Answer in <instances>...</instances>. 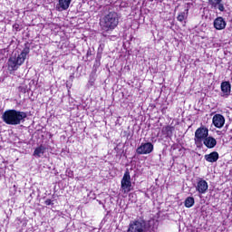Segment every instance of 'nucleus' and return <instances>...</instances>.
Masks as SVG:
<instances>
[{
	"label": "nucleus",
	"mask_w": 232,
	"mask_h": 232,
	"mask_svg": "<svg viewBox=\"0 0 232 232\" xmlns=\"http://www.w3.org/2000/svg\"><path fill=\"white\" fill-rule=\"evenodd\" d=\"M212 122L216 128H224V124H226V118H224L222 114H215L212 118Z\"/></svg>",
	"instance_id": "1a4fd4ad"
},
{
	"label": "nucleus",
	"mask_w": 232,
	"mask_h": 232,
	"mask_svg": "<svg viewBox=\"0 0 232 232\" xmlns=\"http://www.w3.org/2000/svg\"><path fill=\"white\" fill-rule=\"evenodd\" d=\"M28 113L16 110H7L2 114V121L10 126H18L26 121Z\"/></svg>",
	"instance_id": "f03ea898"
},
{
	"label": "nucleus",
	"mask_w": 232,
	"mask_h": 232,
	"mask_svg": "<svg viewBox=\"0 0 232 232\" xmlns=\"http://www.w3.org/2000/svg\"><path fill=\"white\" fill-rule=\"evenodd\" d=\"M221 97H227L228 95H231V83L229 82H223L221 83Z\"/></svg>",
	"instance_id": "9b49d317"
},
{
	"label": "nucleus",
	"mask_w": 232,
	"mask_h": 232,
	"mask_svg": "<svg viewBox=\"0 0 232 232\" xmlns=\"http://www.w3.org/2000/svg\"><path fill=\"white\" fill-rule=\"evenodd\" d=\"M44 150H46V149L43 145L37 147L34 150V157H37L38 159L41 158L42 155H44Z\"/></svg>",
	"instance_id": "dca6fc26"
},
{
	"label": "nucleus",
	"mask_w": 232,
	"mask_h": 232,
	"mask_svg": "<svg viewBox=\"0 0 232 232\" xmlns=\"http://www.w3.org/2000/svg\"><path fill=\"white\" fill-rule=\"evenodd\" d=\"M208 136H209V130L207 127L201 126L198 128L195 131V138H194V141L197 147L200 148V146H202V140H204Z\"/></svg>",
	"instance_id": "20e7f679"
},
{
	"label": "nucleus",
	"mask_w": 232,
	"mask_h": 232,
	"mask_svg": "<svg viewBox=\"0 0 232 232\" xmlns=\"http://www.w3.org/2000/svg\"><path fill=\"white\" fill-rule=\"evenodd\" d=\"M105 10L108 13L100 19V26L103 32H113L119 25V14L110 7H105Z\"/></svg>",
	"instance_id": "f257e3e1"
},
{
	"label": "nucleus",
	"mask_w": 232,
	"mask_h": 232,
	"mask_svg": "<svg viewBox=\"0 0 232 232\" xmlns=\"http://www.w3.org/2000/svg\"><path fill=\"white\" fill-rule=\"evenodd\" d=\"M30 53V48L25 47L20 54L17 56H11L7 61V70L9 73H14L17 72L19 67L23 66L24 61H26V56Z\"/></svg>",
	"instance_id": "7ed1b4c3"
},
{
	"label": "nucleus",
	"mask_w": 232,
	"mask_h": 232,
	"mask_svg": "<svg viewBox=\"0 0 232 232\" xmlns=\"http://www.w3.org/2000/svg\"><path fill=\"white\" fill-rule=\"evenodd\" d=\"M203 144L208 150H211L217 146V140L211 136H208L203 140Z\"/></svg>",
	"instance_id": "ddd939ff"
},
{
	"label": "nucleus",
	"mask_w": 232,
	"mask_h": 232,
	"mask_svg": "<svg viewBox=\"0 0 232 232\" xmlns=\"http://www.w3.org/2000/svg\"><path fill=\"white\" fill-rule=\"evenodd\" d=\"M121 184L123 193H130L131 191V176L129 170L124 173Z\"/></svg>",
	"instance_id": "423d86ee"
},
{
	"label": "nucleus",
	"mask_w": 232,
	"mask_h": 232,
	"mask_svg": "<svg viewBox=\"0 0 232 232\" xmlns=\"http://www.w3.org/2000/svg\"><path fill=\"white\" fill-rule=\"evenodd\" d=\"M70 5H72V0H58L56 10L58 12H64L70 8Z\"/></svg>",
	"instance_id": "9d476101"
},
{
	"label": "nucleus",
	"mask_w": 232,
	"mask_h": 232,
	"mask_svg": "<svg viewBox=\"0 0 232 232\" xmlns=\"http://www.w3.org/2000/svg\"><path fill=\"white\" fill-rule=\"evenodd\" d=\"M208 5L211 8H216L219 10V12H224L226 10L224 4H222V0H208Z\"/></svg>",
	"instance_id": "f8f14e48"
},
{
	"label": "nucleus",
	"mask_w": 232,
	"mask_h": 232,
	"mask_svg": "<svg viewBox=\"0 0 232 232\" xmlns=\"http://www.w3.org/2000/svg\"><path fill=\"white\" fill-rule=\"evenodd\" d=\"M218 152L217 151H213L210 154H207L205 155V160H207V162H217V160H218Z\"/></svg>",
	"instance_id": "2eb2a0df"
},
{
	"label": "nucleus",
	"mask_w": 232,
	"mask_h": 232,
	"mask_svg": "<svg viewBox=\"0 0 232 232\" xmlns=\"http://www.w3.org/2000/svg\"><path fill=\"white\" fill-rule=\"evenodd\" d=\"M127 232H146V221L142 218L130 221Z\"/></svg>",
	"instance_id": "39448f33"
},
{
	"label": "nucleus",
	"mask_w": 232,
	"mask_h": 232,
	"mask_svg": "<svg viewBox=\"0 0 232 232\" xmlns=\"http://www.w3.org/2000/svg\"><path fill=\"white\" fill-rule=\"evenodd\" d=\"M163 133H166V135L169 136L171 133H173V127L171 126H166L162 129Z\"/></svg>",
	"instance_id": "6ab92c4d"
},
{
	"label": "nucleus",
	"mask_w": 232,
	"mask_h": 232,
	"mask_svg": "<svg viewBox=\"0 0 232 232\" xmlns=\"http://www.w3.org/2000/svg\"><path fill=\"white\" fill-rule=\"evenodd\" d=\"M45 206H52L53 204V202L52 201V199H46L44 201Z\"/></svg>",
	"instance_id": "aec40b11"
},
{
	"label": "nucleus",
	"mask_w": 232,
	"mask_h": 232,
	"mask_svg": "<svg viewBox=\"0 0 232 232\" xmlns=\"http://www.w3.org/2000/svg\"><path fill=\"white\" fill-rule=\"evenodd\" d=\"M189 10L186 9L184 12H181L179 14L177 20L179 21V23H182V21H186L188 19V14Z\"/></svg>",
	"instance_id": "f3484780"
},
{
	"label": "nucleus",
	"mask_w": 232,
	"mask_h": 232,
	"mask_svg": "<svg viewBox=\"0 0 232 232\" xmlns=\"http://www.w3.org/2000/svg\"><path fill=\"white\" fill-rule=\"evenodd\" d=\"M151 151H153V144L151 142L141 143L136 150L138 155H150Z\"/></svg>",
	"instance_id": "0eeeda50"
},
{
	"label": "nucleus",
	"mask_w": 232,
	"mask_h": 232,
	"mask_svg": "<svg viewBox=\"0 0 232 232\" xmlns=\"http://www.w3.org/2000/svg\"><path fill=\"white\" fill-rule=\"evenodd\" d=\"M214 28L216 30H224L226 28V21L222 17H218L214 20Z\"/></svg>",
	"instance_id": "4468645a"
},
{
	"label": "nucleus",
	"mask_w": 232,
	"mask_h": 232,
	"mask_svg": "<svg viewBox=\"0 0 232 232\" xmlns=\"http://www.w3.org/2000/svg\"><path fill=\"white\" fill-rule=\"evenodd\" d=\"M208 188H209V185H208V181H206L202 178L198 179V182L196 185V191H198L199 195H204L205 193H207Z\"/></svg>",
	"instance_id": "6e6552de"
},
{
	"label": "nucleus",
	"mask_w": 232,
	"mask_h": 232,
	"mask_svg": "<svg viewBox=\"0 0 232 232\" xmlns=\"http://www.w3.org/2000/svg\"><path fill=\"white\" fill-rule=\"evenodd\" d=\"M195 206V198L188 197L185 199V208H193Z\"/></svg>",
	"instance_id": "a211bd4d"
}]
</instances>
